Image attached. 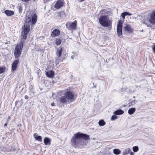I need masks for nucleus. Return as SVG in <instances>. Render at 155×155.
Segmentation results:
<instances>
[{
    "instance_id": "nucleus-47",
    "label": "nucleus",
    "mask_w": 155,
    "mask_h": 155,
    "mask_svg": "<svg viewBox=\"0 0 155 155\" xmlns=\"http://www.w3.org/2000/svg\"><path fill=\"white\" fill-rule=\"evenodd\" d=\"M147 27H151V26H150V25H147Z\"/></svg>"
},
{
    "instance_id": "nucleus-6",
    "label": "nucleus",
    "mask_w": 155,
    "mask_h": 155,
    "mask_svg": "<svg viewBox=\"0 0 155 155\" xmlns=\"http://www.w3.org/2000/svg\"><path fill=\"white\" fill-rule=\"evenodd\" d=\"M149 21L152 25L155 24V10L152 11L149 15Z\"/></svg>"
},
{
    "instance_id": "nucleus-18",
    "label": "nucleus",
    "mask_w": 155,
    "mask_h": 155,
    "mask_svg": "<svg viewBox=\"0 0 155 155\" xmlns=\"http://www.w3.org/2000/svg\"><path fill=\"white\" fill-rule=\"evenodd\" d=\"M5 13L8 16H11L13 15L14 14V12L13 11L6 10L5 11Z\"/></svg>"
},
{
    "instance_id": "nucleus-17",
    "label": "nucleus",
    "mask_w": 155,
    "mask_h": 155,
    "mask_svg": "<svg viewBox=\"0 0 155 155\" xmlns=\"http://www.w3.org/2000/svg\"><path fill=\"white\" fill-rule=\"evenodd\" d=\"M63 50V48L61 47L60 49H58L57 51L56 52V54L59 58H60L61 56Z\"/></svg>"
},
{
    "instance_id": "nucleus-39",
    "label": "nucleus",
    "mask_w": 155,
    "mask_h": 155,
    "mask_svg": "<svg viewBox=\"0 0 155 155\" xmlns=\"http://www.w3.org/2000/svg\"><path fill=\"white\" fill-rule=\"evenodd\" d=\"M153 50L154 53H155V45H154L152 48Z\"/></svg>"
},
{
    "instance_id": "nucleus-27",
    "label": "nucleus",
    "mask_w": 155,
    "mask_h": 155,
    "mask_svg": "<svg viewBox=\"0 0 155 155\" xmlns=\"http://www.w3.org/2000/svg\"><path fill=\"white\" fill-rule=\"evenodd\" d=\"M113 153L117 155L120 153L121 151L119 149H115L113 150Z\"/></svg>"
},
{
    "instance_id": "nucleus-30",
    "label": "nucleus",
    "mask_w": 155,
    "mask_h": 155,
    "mask_svg": "<svg viewBox=\"0 0 155 155\" xmlns=\"http://www.w3.org/2000/svg\"><path fill=\"white\" fill-rule=\"evenodd\" d=\"M5 69V66L3 67H0V74H2L3 73Z\"/></svg>"
},
{
    "instance_id": "nucleus-21",
    "label": "nucleus",
    "mask_w": 155,
    "mask_h": 155,
    "mask_svg": "<svg viewBox=\"0 0 155 155\" xmlns=\"http://www.w3.org/2000/svg\"><path fill=\"white\" fill-rule=\"evenodd\" d=\"M31 17L29 16H26L25 19V24H29V23L31 21Z\"/></svg>"
},
{
    "instance_id": "nucleus-42",
    "label": "nucleus",
    "mask_w": 155,
    "mask_h": 155,
    "mask_svg": "<svg viewBox=\"0 0 155 155\" xmlns=\"http://www.w3.org/2000/svg\"><path fill=\"white\" fill-rule=\"evenodd\" d=\"M7 123H5L4 124V127L7 126Z\"/></svg>"
},
{
    "instance_id": "nucleus-13",
    "label": "nucleus",
    "mask_w": 155,
    "mask_h": 155,
    "mask_svg": "<svg viewBox=\"0 0 155 155\" xmlns=\"http://www.w3.org/2000/svg\"><path fill=\"white\" fill-rule=\"evenodd\" d=\"M45 74L47 77L50 78H52L54 76V72L52 70H50L49 71L46 72Z\"/></svg>"
},
{
    "instance_id": "nucleus-35",
    "label": "nucleus",
    "mask_w": 155,
    "mask_h": 155,
    "mask_svg": "<svg viewBox=\"0 0 155 155\" xmlns=\"http://www.w3.org/2000/svg\"><path fill=\"white\" fill-rule=\"evenodd\" d=\"M123 13L124 14L125 16L126 15L130 16L132 15V14L131 13H129V12H125Z\"/></svg>"
},
{
    "instance_id": "nucleus-11",
    "label": "nucleus",
    "mask_w": 155,
    "mask_h": 155,
    "mask_svg": "<svg viewBox=\"0 0 155 155\" xmlns=\"http://www.w3.org/2000/svg\"><path fill=\"white\" fill-rule=\"evenodd\" d=\"M58 18L61 19L66 16L65 13L64 11H61L57 13Z\"/></svg>"
},
{
    "instance_id": "nucleus-25",
    "label": "nucleus",
    "mask_w": 155,
    "mask_h": 155,
    "mask_svg": "<svg viewBox=\"0 0 155 155\" xmlns=\"http://www.w3.org/2000/svg\"><path fill=\"white\" fill-rule=\"evenodd\" d=\"M0 149L1 151L5 152H9L12 150H11L7 149L6 148L3 147H0Z\"/></svg>"
},
{
    "instance_id": "nucleus-4",
    "label": "nucleus",
    "mask_w": 155,
    "mask_h": 155,
    "mask_svg": "<svg viewBox=\"0 0 155 155\" xmlns=\"http://www.w3.org/2000/svg\"><path fill=\"white\" fill-rule=\"evenodd\" d=\"M30 25L29 24H24L23 27V29L21 33V39L24 40L23 41H25L29 33L30 30Z\"/></svg>"
},
{
    "instance_id": "nucleus-51",
    "label": "nucleus",
    "mask_w": 155,
    "mask_h": 155,
    "mask_svg": "<svg viewBox=\"0 0 155 155\" xmlns=\"http://www.w3.org/2000/svg\"><path fill=\"white\" fill-rule=\"evenodd\" d=\"M64 59H62V61H63Z\"/></svg>"
},
{
    "instance_id": "nucleus-37",
    "label": "nucleus",
    "mask_w": 155,
    "mask_h": 155,
    "mask_svg": "<svg viewBox=\"0 0 155 155\" xmlns=\"http://www.w3.org/2000/svg\"><path fill=\"white\" fill-rule=\"evenodd\" d=\"M22 2L28 3L29 2V1H30V0H21Z\"/></svg>"
},
{
    "instance_id": "nucleus-9",
    "label": "nucleus",
    "mask_w": 155,
    "mask_h": 155,
    "mask_svg": "<svg viewBox=\"0 0 155 155\" xmlns=\"http://www.w3.org/2000/svg\"><path fill=\"white\" fill-rule=\"evenodd\" d=\"M61 31L58 29H55L52 32L51 35L52 37H55L61 34Z\"/></svg>"
},
{
    "instance_id": "nucleus-16",
    "label": "nucleus",
    "mask_w": 155,
    "mask_h": 155,
    "mask_svg": "<svg viewBox=\"0 0 155 155\" xmlns=\"http://www.w3.org/2000/svg\"><path fill=\"white\" fill-rule=\"evenodd\" d=\"M34 137L35 139L39 142H42V141L41 137L38 135L37 133H35L34 134Z\"/></svg>"
},
{
    "instance_id": "nucleus-14",
    "label": "nucleus",
    "mask_w": 155,
    "mask_h": 155,
    "mask_svg": "<svg viewBox=\"0 0 155 155\" xmlns=\"http://www.w3.org/2000/svg\"><path fill=\"white\" fill-rule=\"evenodd\" d=\"M31 21L32 24H35L36 22L37 21V16L36 14H33L32 17Z\"/></svg>"
},
{
    "instance_id": "nucleus-40",
    "label": "nucleus",
    "mask_w": 155,
    "mask_h": 155,
    "mask_svg": "<svg viewBox=\"0 0 155 155\" xmlns=\"http://www.w3.org/2000/svg\"><path fill=\"white\" fill-rule=\"evenodd\" d=\"M130 155H134V152H131L130 153Z\"/></svg>"
},
{
    "instance_id": "nucleus-36",
    "label": "nucleus",
    "mask_w": 155,
    "mask_h": 155,
    "mask_svg": "<svg viewBox=\"0 0 155 155\" xmlns=\"http://www.w3.org/2000/svg\"><path fill=\"white\" fill-rule=\"evenodd\" d=\"M121 16L123 18L124 20V19H125V16L124 14V13L123 12L121 14Z\"/></svg>"
},
{
    "instance_id": "nucleus-22",
    "label": "nucleus",
    "mask_w": 155,
    "mask_h": 155,
    "mask_svg": "<svg viewBox=\"0 0 155 155\" xmlns=\"http://www.w3.org/2000/svg\"><path fill=\"white\" fill-rule=\"evenodd\" d=\"M124 113V111L121 109L118 110L114 113V114L116 115H120L123 114Z\"/></svg>"
},
{
    "instance_id": "nucleus-23",
    "label": "nucleus",
    "mask_w": 155,
    "mask_h": 155,
    "mask_svg": "<svg viewBox=\"0 0 155 155\" xmlns=\"http://www.w3.org/2000/svg\"><path fill=\"white\" fill-rule=\"evenodd\" d=\"M123 21L121 20H119L118 22L117 28H122Z\"/></svg>"
},
{
    "instance_id": "nucleus-12",
    "label": "nucleus",
    "mask_w": 155,
    "mask_h": 155,
    "mask_svg": "<svg viewBox=\"0 0 155 155\" xmlns=\"http://www.w3.org/2000/svg\"><path fill=\"white\" fill-rule=\"evenodd\" d=\"M63 2L61 0H58L56 2L54 7L56 9H59L63 6Z\"/></svg>"
},
{
    "instance_id": "nucleus-38",
    "label": "nucleus",
    "mask_w": 155,
    "mask_h": 155,
    "mask_svg": "<svg viewBox=\"0 0 155 155\" xmlns=\"http://www.w3.org/2000/svg\"><path fill=\"white\" fill-rule=\"evenodd\" d=\"M11 117L10 116H9L8 117V119H7V123H8V122L9 121V120H10L11 119Z\"/></svg>"
},
{
    "instance_id": "nucleus-19",
    "label": "nucleus",
    "mask_w": 155,
    "mask_h": 155,
    "mask_svg": "<svg viewBox=\"0 0 155 155\" xmlns=\"http://www.w3.org/2000/svg\"><path fill=\"white\" fill-rule=\"evenodd\" d=\"M73 93V91H66L65 93L66 97H74Z\"/></svg>"
},
{
    "instance_id": "nucleus-50",
    "label": "nucleus",
    "mask_w": 155,
    "mask_h": 155,
    "mask_svg": "<svg viewBox=\"0 0 155 155\" xmlns=\"http://www.w3.org/2000/svg\"><path fill=\"white\" fill-rule=\"evenodd\" d=\"M47 1H49L50 0H46Z\"/></svg>"
},
{
    "instance_id": "nucleus-41",
    "label": "nucleus",
    "mask_w": 155,
    "mask_h": 155,
    "mask_svg": "<svg viewBox=\"0 0 155 155\" xmlns=\"http://www.w3.org/2000/svg\"><path fill=\"white\" fill-rule=\"evenodd\" d=\"M51 105L52 106H55V105H54V103H52L51 104Z\"/></svg>"
},
{
    "instance_id": "nucleus-32",
    "label": "nucleus",
    "mask_w": 155,
    "mask_h": 155,
    "mask_svg": "<svg viewBox=\"0 0 155 155\" xmlns=\"http://www.w3.org/2000/svg\"><path fill=\"white\" fill-rule=\"evenodd\" d=\"M133 150L134 152H137L139 148L137 146H136L133 147Z\"/></svg>"
},
{
    "instance_id": "nucleus-49",
    "label": "nucleus",
    "mask_w": 155,
    "mask_h": 155,
    "mask_svg": "<svg viewBox=\"0 0 155 155\" xmlns=\"http://www.w3.org/2000/svg\"><path fill=\"white\" fill-rule=\"evenodd\" d=\"M68 90V89H66V90Z\"/></svg>"
},
{
    "instance_id": "nucleus-34",
    "label": "nucleus",
    "mask_w": 155,
    "mask_h": 155,
    "mask_svg": "<svg viewBox=\"0 0 155 155\" xmlns=\"http://www.w3.org/2000/svg\"><path fill=\"white\" fill-rule=\"evenodd\" d=\"M117 118V117L115 115H113L111 118V120H114Z\"/></svg>"
},
{
    "instance_id": "nucleus-15",
    "label": "nucleus",
    "mask_w": 155,
    "mask_h": 155,
    "mask_svg": "<svg viewBox=\"0 0 155 155\" xmlns=\"http://www.w3.org/2000/svg\"><path fill=\"white\" fill-rule=\"evenodd\" d=\"M51 140L48 137H45L44 140V142L45 145H50Z\"/></svg>"
},
{
    "instance_id": "nucleus-43",
    "label": "nucleus",
    "mask_w": 155,
    "mask_h": 155,
    "mask_svg": "<svg viewBox=\"0 0 155 155\" xmlns=\"http://www.w3.org/2000/svg\"><path fill=\"white\" fill-rule=\"evenodd\" d=\"M79 2H82L83 1H84L85 0H78Z\"/></svg>"
},
{
    "instance_id": "nucleus-33",
    "label": "nucleus",
    "mask_w": 155,
    "mask_h": 155,
    "mask_svg": "<svg viewBox=\"0 0 155 155\" xmlns=\"http://www.w3.org/2000/svg\"><path fill=\"white\" fill-rule=\"evenodd\" d=\"M136 102L137 101L135 100H134L133 101H132L131 102H130L129 103V104H130V105H134L135 104V103H136Z\"/></svg>"
},
{
    "instance_id": "nucleus-48",
    "label": "nucleus",
    "mask_w": 155,
    "mask_h": 155,
    "mask_svg": "<svg viewBox=\"0 0 155 155\" xmlns=\"http://www.w3.org/2000/svg\"><path fill=\"white\" fill-rule=\"evenodd\" d=\"M25 97H28V96L27 95H25Z\"/></svg>"
},
{
    "instance_id": "nucleus-44",
    "label": "nucleus",
    "mask_w": 155,
    "mask_h": 155,
    "mask_svg": "<svg viewBox=\"0 0 155 155\" xmlns=\"http://www.w3.org/2000/svg\"><path fill=\"white\" fill-rule=\"evenodd\" d=\"M21 124H20V125H18V126H21Z\"/></svg>"
},
{
    "instance_id": "nucleus-45",
    "label": "nucleus",
    "mask_w": 155,
    "mask_h": 155,
    "mask_svg": "<svg viewBox=\"0 0 155 155\" xmlns=\"http://www.w3.org/2000/svg\"><path fill=\"white\" fill-rule=\"evenodd\" d=\"M18 102V101H17L16 102H15V104H16Z\"/></svg>"
},
{
    "instance_id": "nucleus-29",
    "label": "nucleus",
    "mask_w": 155,
    "mask_h": 155,
    "mask_svg": "<svg viewBox=\"0 0 155 155\" xmlns=\"http://www.w3.org/2000/svg\"><path fill=\"white\" fill-rule=\"evenodd\" d=\"M98 123L99 125L102 126H104L106 124L104 120H100Z\"/></svg>"
},
{
    "instance_id": "nucleus-31",
    "label": "nucleus",
    "mask_w": 155,
    "mask_h": 155,
    "mask_svg": "<svg viewBox=\"0 0 155 155\" xmlns=\"http://www.w3.org/2000/svg\"><path fill=\"white\" fill-rule=\"evenodd\" d=\"M18 12L20 14H21L22 11V6L21 5L19 6L18 7Z\"/></svg>"
},
{
    "instance_id": "nucleus-28",
    "label": "nucleus",
    "mask_w": 155,
    "mask_h": 155,
    "mask_svg": "<svg viewBox=\"0 0 155 155\" xmlns=\"http://www.w3.org/2000/svg\"><path fill=\"white\" fill-rule=\"evenodd\" d=\"M131 150L129 148L125 150L123 152V154L124 155H126L129 153Z\"/></svg>"
},
{
    "instance_id": "nucleus-10",
    "label": "nucleus",
    "mask_w": 155,
    "mask_h": 155,
    "mask_svg": "<svg viewBox=\"0 0 155 155\" xmlns=\"http://www.w3.org/2000/svg\"><path fill=\"white\" fill-rule=\"evenodd\" d=\"M124 29L125 31L129 33H132L133 32V28L129 25H127L125 26Z\"/></svg>"
},
{
    "instance_id": "nucleus-3",
    "label": "nucleus",
    "mask_w": 155,
    "mask_h": 155,
    "mask_svg": "<svg viewBox=\"0 0 155 155\" xmlns=\"http://www.w3.org/2000/svg\"><path fill=\"white\" fill-rule=\"evenodd\" d=\"M24 42V41H21L16 46L14 52L15 59H17L20 56L23 48Z\"/></svg>"
},
{
    "instance_id": "nucleus-24",
    "label": "nucleus",
    "mask_w": 155,
    "mask_h": 155,
    "mask_svg": "<svg viewBox=\"0 0 155 155\" xmlns=\"http://www.w3.org/2000/svg\"><path fill=\"white\" fill-rule=\"evenodd\" d=\"M135 108H131L129 109L128 110V113L130 115L133 114L135 111Z\"/></svg>"
},
{
    "instance_id": "nucleus-7",
    "label": "nucleus",
    "mask_w": 155,
    "mask_h": 155,
    "mask_svg": "<svg viewBox=\"0 0 155 155\" xmlns=\"http://www.w3.org/2000/svg\"><path fill=\"white\" fill-rule=\"evenodd\" d=\"M74 100V97H61L59 101L61 103H69Z\"/></svg>"
},
{
    "instance_id": "nucleus-52",
    "label": "nucleus",
    "mask_w": 155,
    "mask_h": 155,
    "mask_svg": "<svg viewBox=\"0 0 155 155\" xmlns=\"http://www.w3.org/2000/svg\"><path fill=\"white\" fill-rule=\"evenodd\" d=\"M34 1H35V0H33Z\"/></svg>"
},
{
    "instance_id": "nucleus-2",
    "label": "nucleus",
    "mask_w": 155,
    "mask_h": 155,
    "mask_svg": "<svg viewBox=\"0 0 155 155\" xmlns=\"http://www.w3.org/2000/svg\"><path fill=\"white\" fill-rule=\"evenodd\" d=\"M99 21L101 25L104 27L111 26L112 25V21L109 20L108 15H102L99 18Z\"/></svg>"
},
{
    "instance_id": "nucleus-46",
    "label": "nucleus",
    "mask_w": 155,
    "mask_h": 155,
    "mask_svg": "<svg viewBox=\"0 0 155 155\" xmlns=\"http://www.w3.org/2000/svg\"><path fill=\"white\" fill-rule=\"evenodd\" d=\"M25 98L26 99H28V97H25Z\"/></svg>"
},
{
    "instance_id": "nucleus-26",
    "label": "nucleus",
    "mask_w": 155,
    "mask_h": 155,
    "mask_svg": "<svg viewBox=\"0 0 155 155\" xmlns=\"http://www.w3.org/2000/svg\"><path fill=\"white\" fill-rule=\"evenodd\" d=\"M117 31L118 36H120L122 34V28H117Z\"/></svg>"
},
{
    "instance_id": "nucleus-8",
    "label": "nucleus",
    "mask_w": 155,
    "mask_h": 155,
    "mask_svg": "<svg viewBox=\"0 0 155 155\" xmlns=\"http://www.w3.org/2000/svg\"><path fill=\"white\" fill-rule=\"evenodd\" d=\"M14 60L12 65V71H15L18 67V64L19 62V59L18 58Z\"/></svg>"
},
{
    "instance_id": "nucleus-1",
    "label": "nucleus",
    "mask_w": 155,
    "mask_h": 155,
    "mask_svg": "<svg viewBox=\"0 0 155 155\" xmlns=\"http://www.w3.org/2000/svg\"><path fill=\"white\" fill-rule=\"evenodd\" d=\"M89 139V136L80 132L74 134L71 140V145L75 148H82L87 145L86 141Z\"/></svg>"
},
{
    "instance_id": "nucleus-5",
    "label": "nucleus",
    "mask_w": 155,
    "mask_h": 155,
    "mask_svg": "<svg viewBox=\"0 0 155 155\" xmlns=\"http://www.w3.org/2000/svg\"><path fill=\"white\" fill-rule=\"evenodd\" d=\"M67 28L71 30H75L77 26V21L76 20L74 21L73 22L68 21L66 24Z\"/></svg>"
},
{
    "instance_id": "nucleus-20",
    "label": "nucleus",
    "mask_w": 155,
    "mask_h": 155,
    "mask_svg": "<svg viewBox=\"0 0 155 155\" xmlns=\"http://www.w3.org/2000/svg\"><path fill=\"white\" fill-rule=\"evenodd\" d=\"M62 42L61 39L59 38H56L55 40V43L54 45H60Z\"/></svg>"
}]
</instances>
